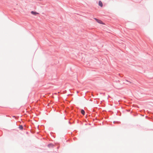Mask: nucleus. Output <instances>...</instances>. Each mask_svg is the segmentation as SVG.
<instances>
[{
	"instance_id": "6",
	"label": "nucleus",
	"mask_w": 153,
	"mask_h": 153,
	"mask_svg": "<svg viewBox=\"0 0 153 153\" xmlns=\"http://www.w3.org/2000/svg\"><path fill=\"white\" fill-rule=\"evenodd\" d=\"M48 146L49 147H52L53 146V145L51 144H49L48 145Z\"/></svg>"
},
{
	"instance_id": "3",
	"label": "nucleus",
	"mask_w": 153,
	"mask_h": 153,
	"mask_svg": "<svg viewBox=\"0 0 153 153\" xmlns=\"http://www.w3.org/2000/svg\"><path fill=\"white\" fill-rule=\"evenodd\" d=\"M99 5L101 7H102L103 6V4L102 2L101 1H99Z\"/></svg>"
},
{
	"instance_id": "4",
	"label": "nucleus",
	"mask_w": 153,
	"mask_h": 153,
	"mask_svg": "<svg viewBox=\"0 0 153 153\" xmlns=\"http://www.w3.org/2000/svg\"><path fill=\"white\" fill-rule=\"evenodd\" d=\"M81 113L82 114H83V115L85 114V112L83 110V109L81 110Z\"/></svg>"
},
{
	"instance_id": "1",
	"label": "nucleus",
	"mask_w": 153,
	"mask_h": 153,
	"mask_svg": "<svg viewBox=\"0 0 153 153\" xmlns=\"http://www.w3.org/2000/svg\"><path fill=\"white\" fill-rule=\"evenodd\" d=\"M95 19L97 22L99 23L104 24L103 22L100 20H98L97 19L95 18Z\"/></svg>"
},
{
	"instance_id": "2",
	"label": "nucleus",
	"mask_w": 153,
	"mask_h": 153,
	"mask_svg": "<svg viewBox=\"0 0 153 153\" xmlns=\"http://www.w3.org/2000/svg\"><path fill=\"white\" fill-rule=\"evenodd\" d=\"M31 13L34 15H36L39 14V13L36 12H35L33 11H32L31 12Z\"/></svg>"
},
{
	"instance_id": "5",
	"label": "nucleus",
	"mask_w": 153,
	"mask_h": 153,
	"mask_svg": "<svg viewBox=\"0 0 153 153\" xmlns=\"http://www.w3.org/2000/svg\"><path fill=\"white\" fill-rule=\"evenodd\" d=\"M19 128L21 130H22L23 129V127L22 126L20 125L19 126Z\"/></svg>"
}]
</instances>
